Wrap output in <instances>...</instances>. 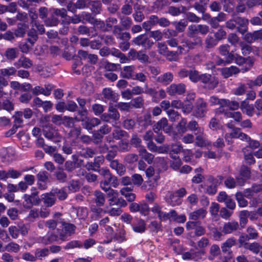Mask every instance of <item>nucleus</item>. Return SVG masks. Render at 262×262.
Instances as JSON below:
<instances>
[{
	"instance_id": "obj_1",
	"label": "nucleus",
	"mask_w": 262,
	"mask_h": 262,
	"mask_svg": "<svg viewBox=\"0 0 262 262\" xmlns=\"http://www.w3.org/2000/svg\"><path fill=\"white\" fill-rule=\"evenodd\" d=\"M120 114L117 110L112 105L108 106V112L102 114L100 116V120L107 123L112 124L113 126L117 125L120 119Z\"/></svg>"
},
{
	"instance_id": "obj_2",
	"label": "nucleus",
	"mask_w": 262,
	"mask_h": 262,
	"mask_svg": "<svg viewBox=\"0 0 262 262\" xmlns=\"http://www.w3.org/2000/svg\"><path fill=\"white\" fill-rule=\"evenodd\" d=\"M200 82L202 83L203 87L208 90L214 89L219 84L217 78L214 76L207 74H201Z\"/></svg>"
},
{
	"instance_id": "obj_3",
	"label": "nucleus",
	"mask_w": 262,
	"mask_h": 262,
	"mask_svg": "<svg viewBox=\"0 0 262 262\" xmlns=\"http://www.w3.org/2000/svg\"><path fill=\"white\" fill-rule=\"evenodd\" d=\"M208 111L207 103L202 98L197 99L193 111V115L198 118H204Z\"/></svg>"
},
{
	"instance_id": "obj_4",
	"label": "nucleus",
	"mask_w": 262,
	"mask_h": 262,
	"mask_svg": "<svg viewBox=\"0 0 262 262\" xmlns=\"http://www.w3.org/2000/svg\"><path fill=\"white\" fill-rule=\"evenodd\" d=\"M38 192L35 191L32 192L30 195L25 194L23 206L26 209H30L33 205H38L40 203L41 200L39 198Z\"/></svg>"
},
{
	"instance_id": "obj_5",
	"label": "nucleus",
	"mask_w": 262,
	"mask_h": 262,
	"mask_svg": "<svg viewBox=\"0 0 262 262\" xmlns=\"http://www.w3.org/2000/svg\"><path fill=\"white\" fill-rule=\"evenodd\" d=\"M89 0H77L76 2H70L67 6V10L76 13L77 10H83L89 7Z\"/></svg>"
},
{
	"instance_id": "obj_6",
	"label": "nucleus",
	"mask_w": 262,
	"mask_h": 262,
	"mask_svg": "<svg viewBox=\"0 0 262 262\" xmlns=\"http://www.w3.org/2000/svg\"><path fill=\"white\" fill-rule=\"evenodd\" d=\"M132 41L135 45L141 46L145 49H150L154 43L145 34L138 35Z\"/></svg>"
},
{
	"instance_id": "obj_7",
	"label": "nucleus",
	"mask_w": 262,
	"mask_h": 262,
	"mask_svg": "<svg viewBox=\"0 0 262 262\" xmlns=\"http://www.w3.org/2000/svg\"><path fill=\"white\" fill-rule=\"evenodd\" d=\"M118 180L116 177L113 176L103 178V180L100 183V187L103 190L112 189L111 186L116 187L118 185Z\"/></svg>"
},
{
	"instance_id": "obj_8",
	"label": "nucleus",
	"mask_w": 262,
	"mask_h": 262,
	"mask_svg": "<svg viewBox=\"0 0 262 262\" xmlns=\"http://www.w3.org/2000/svg\"><path fill=\"white\" fill-rule=\"evenodd\" d=\"M187 36L192 39L191 42L194 48L202 45V38L199 36V33L191 25L188 28Z\"/></svg>"
},
{
	"instance_id": "obj_9",
	"label": "nucleus",
	"mask_w": 262,
	"mask_h": 262,
	"mask_svg": "<svg viewBox=\"0 0 262 262\" xmlns=\"http://www.w3.org/2000/svg\"><path fill=\"white\" fill-rule=\"evenodd\" d=\"M77 121H81L82 122V126L88 130H92L94 127L98 126L101 124L100 119L97 118H86L85 120L83 119H77L75 118Z\"/></svg>"
},
{
	"instance_id": "obj_10",
	"label": "nucleus",
	"mask_w": 262,
	"mask_h": 262,
	"mask_svg": "<svg viewBox=\"0 0 262 262\" xmlns=\"http://www.w3.org/2000/svg\"><path fill=\"white\" fill-rule=\"evenodd\" d=\"M234 18L237 27V31L242 34H244L248 31V19L245 17L236 16L235 14H234Z\"/></svg>"
},
{
	"instance_id": "obj_11",
	"label": "nucleus",
	"mask_w": 262,
	"mask_h": 262,
	"mask_svg": "<svg viewBox=\"0 0 262 262\" xmlns=\"http://www.w3.org/2000/svg\"><path fill=\"white\" fill-rule=\"evenodd\" d=\"M43 133L46 138L54 143L59 142L61 140L62 136L58 133V130L52 128L48 130L47 128H44Z\"/></svg>"
},
{
	"instance_id": "obj_12",
	"label": "nucleus",
	"mask_w": 262,
	"mask_h": 262,
	"mask_svg": "<svg viewBox=\"0 0 262 262\" xmlns=\"http://www.w3.org/2000/svg\"><path fill=\"white\" fill-rule=\"evenodd\" d=\"M163 129L166 133H169L172 129V127L168 125V120L165 118H162L157 122L153 127L155 133H158Z\"/></svg>"
},
{
	"instance_id": "obj_13",
	"label": "nucleus",
	"mask_w": 262,
	"mask_h": 262,
	"mask_svg": "<svg viewBox=\"0 0 262 262\" xmlns=\"http://www.w3.org/2000/svg\"><path fill=\"white\" fill-rule=\"evenodd\" d=\"M49 174L46 171H40L37 174V185L40 190L47 189V183L49 181Z\"/></svg>"
},
{
	"instance_id": "obj_14",
	"label": "nucleus",
	"mask_w": 262,
	"mask_h": 262,
	"mask_svg": "<svg viewBox=\"0 0 262 262\" xmlns=\"http://www.w3.org/2000/svg\"><path fill=\"white\" fill-rule=\"evenodd\" d=\"M185 85L184 84H172L167 89V93L171 96L176 94L181 95L185 92Z\"/></svg>"
},
{
	"instance_id": "obj_15",
	"label": "nucleus",
	"mask_w": 262,
	"mask_h": 262,
	"mask_svg": "<svg viewBox=\"0 0 262 262\" xmlns=\"http://www.w3.org/2000/svg\"><path fill=\"white\" fill-rule=\"evenodd\" d=\"M244 39L249 43H252L255 41L262 39V30H257L253 32L247 33Z\"/></svg>"
},
{
	"instance_id": "obj_16",
	"label": "nucleus",
	"mask_w": 262,
	"mask_h": 262,
	"mask_svg": "<svg viewBox=\"0 0 262 262\" xmlns=\"http://www.w3.org/2000/svg\"><path fill=\"white\" fill-rule=\"evenodd\" d=\"M239 228V225L237 222L232 221L225 223L223 227L222 232L225 234H231L236 231Z\"/></svg>"
},
{
	"instance_id": "obj_17",
	"label": "nucleus",
	"mask_w": 262,
	"mask_h": 262,
	"mask_svg": "<svg viewBox=\"0 0 262 262\" xmlns=\"http://www.w3.org/2000/svg\"><path fill=\"white\" fill-rule=\"evenodd\" d=\"M220 53L225 57L226 62L227 63H231L234 59V55L232 52L230 53V46L226 45H223L219 48Z\"/></svg>"
},
{
	"instance_id": "obj_18",
	"label": "nucleus",
	"mask_w": 262,
	"mask_h": 262,
	"mask_svg": "<svg viewBox=\"0 0 262 262\" xmlns=\"http://www.w3.org/2000/svg\"><path fill=\"white\" fill-rule=\"evenodd\" d=\"M41 200L46 207H50L54 205L56 201V197L54 196L52 191L41 195Z\"/></svg>"
},
{
	"instance_id": "obj_19",
	"label": "nucleus",
	"mask_w": 262,
	"mask_h": 262,
	"mask_svg": "<svg viewBox=\"0 0 262 262\" xmlns=\"http://www.w3.org/2000/svg\"><path fill=\"white\" fill-rule=\"evenodd\" d=\"M32 66V61L24 55L20 56L17 61L14 63V66L16 69H19L20 68L29 69Z\"/></svg>"
},
{
	"instance_id": "obj_20",
	"label": "nucleus",
	"mask_w": 262,
	"mask_h": 262,
	"mask_svg": "<svg viewBox=\"0 0 262 262\" xmlns=\"http://www.w3.org/2000/svg\"><path fill=\"white\" fill-rule=\"evenodd\" d=\"M104 158L103 156H98L94 159L93 162L87 163L86 168L88 170L97 171L100 168V165L104 162Z\"/></svg>"
},
{
	"instance_id": "obj_21",
	"label": "nucleus",
	"mask_w": 262,
	"mask_h": 262,
	"mask_svg": "<svg viewBox=\"0 0 262 262\" xmlns=\"http://www.w3.org/2000/svg\"><path fill=\"white\" fill-rule=\"evenodd\" d=\"M94 202L96 204L97 207H102L104 206L106 201V195L100 190H96L94 191Z\"/></svg>"
},
{
	"instance_id": "obj_22",
	"label": "nucleus",
	"mask_w": 262,
	"mask_h": 262,
	"mask_svg": "<svg viewBox=\"0 0 262 262\" xmlns=\"http://www.w3.org/2000/svg\"><path fill=\"white\" fill-rule=\"evenodd\" d=\"M135 67L134 66H127L121 69L120 76L123 78L131 79L134 76Z\"/></svg>"
},
{
	"instance_id": "obj_23",
	"label": "nucleus",
	"mask_w": 262,
	"mask_h": 262,
	"mask_svg": "<svg viewBox=\"0 0 262 262\" xmlns=\"http://www.w3.org/2000/svg\"><path fill=\"white\" fill-rule=\"evenodd\" d=\"M139 156L144 159L149 164L152 163L155 156L149 152L144 147L138 149Z\"/></svg>"
},
{
	"instance_id": "obj_24",
	"label": "nucleus",
	"mask_w": 262,
	"mask_h": 262,
	"mask_svg": "<svg viewBox=\"0 0 262 262\" xmlns=\"http://www.w3.org/2000/svg\"><path fill=\"white\" fill-rule=\"evenodd\" d=\"M241 70L235 66L224 68L221 70V74L225 78H227L232 75L237 74Z\"/></svg>"
},
{
	"instance_id": "obj_25",
	"label": "nucleus",
	"mask_w": 262,
	"mask_h": 262,
	"mask_svg": "<svg viewBox=\"0 0 262 262\" xmlns=\"http://www.w3.org/2000/svg\"><path fill=\"white\" fill-rule=\"evenodd\" d=\"M102 93L105 100L114 102L118 99V95L110 88L104 89Z\"/></svg>"
},
{
	"instance_id": "obj_26",
	"label": "nucleus",
	"mask_w": 262,
	"mask_h": 262,
	"mask_svg": "<svg viewBox=\"0 0 262 262\" xmlns=\"http://www.w3.org/2000/svg\"><path fill=\"white\" fill-rule=\"evenodd\" d=\"M181 45L178 47V53L182 54L184 51H188L189 49H193L194 48L191 40L188 39L184 38L181 41Z\"/></svg>"
},
{
	"instance_id": "obj_27",
	"label": "nucleus",
	"mask_w": 262,
	"mask_h": 262,
	"mask_svg": "<svg viewBox=\"0 0 262 262\" xmlns=\"http://www.w3.org/2000/svg\"><path fill=\"white\" fill-rule=\"evenodd\" d=\"M110 166L112 169L115 170L120 176L123 175L125 172L126 168L125 166L122 163H119L117 160L112 161L110 162Z\"/></svg>"
},
{
	"instance_id": "obj_28",
	"label": "nucleus",
	"mask_w": 262,
	"mask_h": 262,
	"mask_svg": "<svg viewBox=\"0 0 262 262\" xmlns=\"http://www.w3.org/2000/svg\"><path fill=\"white\" fill-rule=\"evenodd\" d=\"M91 6V11L95 15L99 14L102 11V5L98 0H89V7Z\"/></svg>"
},
{
	"instance_id": "obj_29",
	"label": "nucleus",
	"mask_w": 262,
	"mask_h": 262,
	"mask_svg": "<svg viewBox=\"0 0 262 262\" xmlns=\"http://www.w3.org/2000/svg\"><path fill=\"white\" fill-rule=\"evenodd\" d=\"M151 116L150 114L147 113L144 114L143 116L138 117L137 121L139 125L146 128L148 126L151 125Z\"/></svg>"
},
{
	"instance_id": "obj_30",
	"label": "nucleus",
	"mask_w": 262,
	"mask_h": 262,
	"mask_svg": "<svg viewBox=\"0 0 262 262\" xmlns=\"http://www.w3.org/2000/svg\"><path fill=\"white\" fill-rule=\"evenodd\" d=\"M207 211L203 208H200L189 214V219L194 221L203 219L207 214Z\"/></svg>"
},
{
	"instance_id": "obj_31",
	"label": "nucleus",
	"mask_w": 262,
	"mask_h": 262,
	"mask_svg": "<svg viewBox=\"0 0 262 262\" xmlns=\"http://www.w3.org/2000/svg\"><path fill=\"white\" fill-rule=\"evenodd\" d=\"M173 80V75L170 72H167L161 75L156 78L158 82L162 83L164 85L169 84Z\"/></svg>"
},
{
	"instance_id": "obj_32",
	"label": "nucleus",
	"mask_w": 262,
	"mask_h": 262,
	"mask_svg": "<svg viewBox=\"0 0 262 262\" xmlns=\"http://www.w3.org/2000/svg\"><path fill=\"white\" fill-rule=\"evenodd\" d=\"M91 211L93 212L92 218L95 220H98L103 216V215L106 213V210H104L101 207L95 206L91 208Z\"/></svg>"
},
{
	"instance_id": "obj_33",
	"label": "nucleus",
	"mask_w": 262,
	"mask_h": 262,
	"mask_svg": "<svg viewBox=\"0 0 262 262\" xmlns=\"http://www.w3.org/2000/svg\"><path fill=\"white\" fill-rule=\"evenodd\" d=\"M133 0H125L124 4L121 8V12L122 15H129L133 12Z\"/></svg>"
},
{
	"instance_id": "obj_34",
	"label": "nucleus",
	"mask_w": 262,
	"mask_h": 262,
	"mask_svg": "<svg viewBox=\"0 0 262 262\" xmlns=\"http://www.w3.org/2000/svg\"><path fill=\"white\" fill-rule=\"evenodd\" d=\"M119 20L121 24L120 26L124 30L129 29L133 25V20L128 15H121L119 17Z\"/></svg>"
},
{
	"instance_id": "obj_35",
	"label": "nucleus",
	"mask_w": 262,
	"mask_h": 262,
	"mask_svg": "<svg viewBox=\"0 0 262 262\" xmlns=\"http://www.w3.org/2000/svg\"><path fill=\"white\" fill-rule=\"evenodd\" d=\"M236 242L234 237H232L228 238L221 245V249L223 253H227L233 246L236 245Z\"/></svg>"
},
{
	"instance_id": "obj_36",
	"label": "nucleus",
	"mask_w": 262,
	"mask_h": 262,
	"mask_svg": "<svg viewBox=\"0 0 262 262\" xmlns=\"http://www.w3.org/2000/svg\"><path fill=\"white\" fill-rule=\"evenodd\" d=\"M205 48L209 50L214 48L217 44L216 39L211 35H208L204 41Z\"/></svg>"
},
{
	"instance_id": "obj_37",
	"label": "nucleus",
	"mask_w": 262,
	"mask_h": 262,
	"mask_svg": "<svg viewBox=\"0 0 262 262\" xmlns=\"http://www.w3.org/2000/svg\"><path fill=\"white\" fill-rule=\"evenodd\" d=\"M221 250L220 247L214 244L210 247L209 250V255L208 256V259L210 260H212L215 257L220 255L221 254Z\"/></svg>"
},
{
	"instance_id": "obj_38",
	"label": "nucleus",
	"mask_w": 262,
	"mask_h": 262,
	"mask_svg": "<svg viewBox=\"0 0 262 262\" xmlns=\"http://www.w3.org/2000/svg\"><path fill=\"white\" fill-rule=\"evenodd\" d=\"M146 224L143 220L140 219L133 225V230L138 233L144 232L145 230Z\"/></svg>"
},
{
	"instance_id": "obj_39",
	"label": "nucleus",
	"mask_w": 262,
	"mask_h": 262,
	"mask_svg": "<svg viewBox=\"0 0 262 262\" xmlns=\"http://www.w3.org/2000/svg\"><path fill=\"white\" fill-rule=\"evenodd\" d=\"M167 202L172 206H175L180 205L182 200L173 192H171L169 197L167 199Z\"/></svg>"
},
{
	"instance_id": "obj_40",
	"label": "nucleus",
	"mask_w": 262,
	"mask_h": 262,
	"mask_svg": "<svg viewBox=\"0 0 262 262\" xmlns=\"http://www.w3.org/2000/svg\"><path fill=\"white\" fill-rule=\"evenodd\" d=\"M52 191L54 195L59 200L63 201L67 199L68 196V194L64 188H62L61 189L55 188L52 189Z\"/></svg>"
},
{
	"instance_id": "obj_41",
	"label": "nucleus",
	"mask_w": 262,
	"mask_h": 262,
	"mask_svg": "<svg viewBox=\"0 0 262 262\" xmlns=\"http://www.w3.org/2000/svg\"><path fill=\"white\" fill-rule=\"evenodd\" d=\"M28 38L27 39L31 46H33L35 42L38 39V35L36 30L34 28H31L27 33Z\"/></svg>"
},
{
	"instance_id": "obj_42",
	"label": "nucleus",
	"mask_w": 262,
	"mask_h": 262,
	"mask_svg": "<svg viewBox=\"0 0 262 262\" xmlns=\"http://www.w3.org/2000/svg\"><path fill=\"white\" fill-rule=\"evenodd\" d=\"M58 239V235L52 232L48 237H42L40 238V242L44 245H49Z\"/></svg>"
},
{
	"instance_id": "obj_43",
	"label": "nucleus",
	"mask_w": 262,
	"mask_h": 262,
	"mask_svg": "<svg viewBox=\"0 0 262 262\" xmlns=\"http://www.w3.org/2000/svg\"><path fill=\"white\" fill-rule=\"evenodd\" d=\"M18 54V50L14 48L7 49L5 53V56L7 59L10 60H13L15 59L17 57Z\"/></svg>"
},
{
	"instance_id": "obj_44",
	"label": "nucleus",
	"mask_w": 262,
	"mask_h": 262,
	"mask_svg": "<svg viewBox=\"0 0 262 262\" xmlns=\"http://www.w3.org/2000/svg\"><path fill=\"white\" fill-rule=\"evenodd\" d=\"M112 135L113 138L117 140H121L124 137H128V134L126 132L120 128H116L114 129Z\"/></svg>"
},
{
	"instance_id": "obj_45",
	"label": "nucleus",
	"mask_w": 262,
	"mask_h": 262,
	"mask_svg": "<svg viewBox=\"0 0 262 262\" xmlns=\"http://www.w3.org/2000/svg\"><path fill=\"white\" fill-rule=\"evenodd\" d=\"M61 224L64 231L68 234L69 236L75 233L76 226L72 224L62 222Z\"/></svg>"
},
{
	"instance_id": "obj_46",
	"label": "nucleus",
	"mask_w": 262,
	"mask_h": 262,
	"mask_svg": "<svg viewBox=\"0 0 262 262\" xmlns=\"http://www.w3.org/2000/svg\"><path fill=\"white\" fill-rule=\"evenodd\" d=\"M245 245V249L249 250L255 254L258 253L260 250L262 248V247L258 243L256 242L246 244Z\"/></svg>"
},
{
	"instance_id": "obj_47",
	"label": "nucleus",
	"mask_w": 262,
	"mask_h": 262,
	"mask_svg": "<svg viewBox=\"0 0 262 262\" xmlns=\"http://www.w3.org/2000/svg\"><path fill=\"white\" fill-rule=\"evenodd\" d=\"M92 29L93 28H90L85 25H81L78 27L77 31L79 34L90 36L93 33Z\"/></svg>"
},
{
	"instance_id": "obj_48",
	"label": "nucleus",
	"mask_w": 262,
	"mask_h": 262,
	"mask_svg": "<svg viewBox=\"0 0 262 262\" xmlns=\"http://www.w3.org/2000/svg\"><path fill=\"white\" fill-rule=\"evenodd\" d=\"M82 21H85L93 25L96 18L93 15V12H83L81 14Z\"/></svg>"
},
{
	"instance_id": "obj_49",
	"label": "nucleus",
	"mask_w": 262,
	"mask_h": 262,
	"mask_svg": "<svg viewBox=\"0 0 262 262\" xmlns=\"http://www.w3.org/2000/svg\"><path fill=\"white\" fill-rule=\"evenodd\" d=\"M15 67H9L0 70V74L3 77H10L14 75L17 71Z\"/></svg>"
},
{
	"instance_id": "obj_50",
	"label": "nucleus",
	"mask_w": 262,
	"mask_h": 262,
	"mask_svg": "<svg viewBox=\"0 0 262 262\" xmlns=\"http://www.w3.org/2000/svg\"><path fill=\"white\" fill-rule=\"evenodd\" d=\"M139 155L134 154L130 153L127 154L124 158V161L126 164H133L136 162L138 161Z\"/></svg>"
},
{
	"instance_id": "obj_51",
	"label": "nucleus",
	"mask_w": 262,
	"mask_h": 262,
	"mask_svg": "<svg viewBox=\"0 0 262 262\" xmlns=\"http://www.w3.org/2000/svg\"><path fill=\"white\" fill-rule=\"evenodd\" d=\"M201 74L194 69L189 70V78L193 82L196 83L200 81Z\"/></svg>"
},
{
	"instance_id": "obj_52",
	"label": "nucleus",
	"mask_w": 262,
	"mask_h": 262,
	"mask_svg": "<svg viewBox=\"0 0 262 262\" xmlns=\"http://www.w3.org/2000/svg\"><path fill=\"white\" fill-rule=\"evenodd\" d=\"M27 26L25 24H18L17 29L15 30L14 34L17 37H23L26 34Z\"/></svg>"
},
{
	"instance_id": "obj_53",
	"label": "nucleus",
	"mask_w": 262,
	"mask_h": 262,
	"mask_svg": "<svg viewBox=\"0 0 262 262\" xmlns=\"http://www.w3.org/2000/svg\"><path fill=\"white\" fill-rule=\"evenodd\" d=\"M249 215V211L247 210H243L239 212V224L242 227H244L247 224Z\"/></svg>"
},
{
	"instance_id": "obj_54",
	"label": "nucleus",
	"mask_w": 262,
	"mask_h": 262,
	"mask_svg": "<svg viewBox=\"0 0 262 262\" xmlns=\"http://www.w3.org/2000/svg\"><path fill=\"white\" fill-rule=\"evenodd\" d=\"M197 32L202 35H206L209 32V26L205 25H191Z\"/></svg>"
},
{
	"instance_id": "obj_55",
	"label": "nucleus",
	"mask_w": 262,
	"mask_h": 262,
	"mask_svg": "<svg viewBox=\"0 0 262 262\" xmlns=\"http://www.w3.org/2000/svg\"><path fill=\"white\" fill-rule=\"evenodd\" d=\"M210 181L212 182V184L208 186L206 191L209 194H213L216 192L217 190V184L218 183L217 180L214 179L213 178H210L208 179Z\"/></svg>"
},
{
	"instance_id": "obj_56",
	"label": "nucleus",
	"mask_w": 262,
	"mask_h": 262,
	"mask_svg": "<svg viewBox=\"0 0 262 262\" xmlns=\"http://www.w3.org/2000/svg\"><path fill=\"white\" fill-rule=\"evenodd\" d=\"M104 191L106 193L105 195H106L108 198V204H111L113 201L118 197L117 191L112 188Z\"/></svg>"
},
{
	"instance_id": "obj_57",
	"label": "nucleus",
	"mask_w": 262,
	"mask_h": 262,
	"mask_svg": "<svg viewBox=\"0 0 262 262\" xmlns=\"http://www.w3.org/2000/svg\"><path fill=\"white\" fill-rule=\"evenodd\" d=\"M130 104L134 107L141 108L144 106V100L142 97L139 96L133 99Z\"/></svg>"
},
{
	"instance_id": "obj_58",
	"label": "nucleus",
	"mask_w": 262,
	"mask_h": 262,
	"mask_svg": "<svg viewBox=\"0 0 262 262\" xmlns=\"http://www.w3.org/2000/svg\"><path fill=\"white\" fill-rule=\"evenodd\" d=\"M196 135L195 144L200 147H204L208 144L207 140L205 139L202 132L198 133Z\"/></svg>"
},
{
	"instance_id": "obj_59",
	"label": "nucleus",
	"mask_w": 262,
	"mask_h": 262,
	"mask_svg": "<svg viewBox=\"0 0 262 262\" xmlns=\"http://www.w3.org/2000/svg\"><path fill=\"white\" fill-rule=\"evenodd\" d=\"M118 146V150L122 152L129 151L131 148L129 143L124 140H121L119 142Z\"/></svg>"
},
{
	"instance_id": "obj_60",
	"label": "nucleus",
	"mask_w": 262,
	"mask_h": 262,
	"mask_svg": "<svg viewBox=\"0 0 262 262\" xmlns=\"http://www.w3.org/2000/svg\"><path fill=\"white\" fill-rule=\"evenodd\" d=\"M130 144L136 148H142V140L137 135L133 134L130 140Z\"/></svg>"
},
{
	"instance_id": "obj_61",
	"label": "nucleus",
	"mask_w": 262,
	"mask_h": 262,
	"mask_svg": "<svg viewBox=\"0 0 262 262\" xmlns=\"http://www.w3.org/2000/svg\"><path fill=\"white\" fill-rule=\"evenodd\" d=\"M49 251L48 248H44L42 249H37L35 251V257L36 259H41L42 257L48 255Z\"/></svg>"
},
{
	"instance_id": "obj_62",
	"label": "nucleus",
	"mask_w": 262,
	"mask_h": 262,
	"mask_svg": "<svg viewBox=\"0 0 262 262\" xmlns=\"http://www.w3.org/2000/svg\"><path fill=\"white\" fill-rule=\"evenodd\" d=\"M59 23L58 18L52 15L48 17L45 21V25L48 27H55L58 25Z\"/></svg>"
},
{
	"instance_id": "obj_63",
	"label": "nucleus",
	"mask_w": 262,
	"mask_h": 262,
	"mask_svg": "<svg viewBox=\"0 0 262 262\" xmlns=\"http://www.w3.org/2000/svg\"><path fill=\"white\" fill-rule=\"evenodd\" d=\"M223 102V107L227 106L230 110H237L239 106V103L236 101H230L229 100L224 99Z\"/></svg>"
},
{
	"instance_id": "obj_64",
	"label": "nucleus",
	"mask_w": 262,
	"mask_h": 262,
	"mask_svg": "<svg viewBox=\"0 0 262 262\" xmlns=\"http://www.w3.org/2000/svg\"><path fill=\"white\" fill-rule=\"evenodd\" d=\"M103 136L101 135L99 132L94 131L93 133L92 139L93 142L96 145H99L102 143Z\"/></svg>"
}]
</instances>
